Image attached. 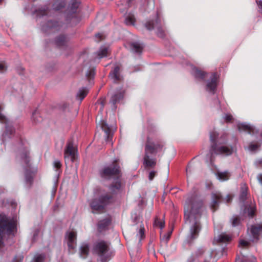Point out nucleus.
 I'll return each mask as SVG.
<instances>
[{"instance_id":"nucleus-44","label":"nucleus","mask_w":262,"mask_h":262,"mask_svg":"<svg viewBox=\"0 0 262 262\" xmlns=\"http://www.w3.org/2000/svg\"><path fill=\"white\" fill-rule=\"evenodd\" d=\"M39 113L37 111H35L32 114V119L35 122H39L41 119L38 118Z\"/></svg>"},{"instance_id":"nucleus-36","label":"nucleus","mask_w":262,"mask_h":262,"mask_svg":"<svg viewBox=\"0 0 262 262\" xmlns=\"http://www.w3.org/2000/svg\"><path fill=\"white\" fill-rule=\"evenodd\" d=\"M46 256L44 254H36L33 259V262H45Z\"/></svg>"},{"instance_id":"nucleus-55","label":"nucleus","mask_w":262,"mask_h":262,"mask_svg":"<svg viewBox=\"0 0 262 262\" xmlns=\"http://www.w3.org/2000/svg\"><path fill=\"white\" fill-rule=\"evenodd\" d=\"M171 234V231L168 232L167 234H165L162 236V239H165L166 241H167L169 237Z\"/></svg>"},{"instance_id":"nucleus-16","label":"nucleus","mask_w":262,"mask_h":262,"mask_svg":"<svg viewBox=\"0 0 262 262\" xmlns=\"http://www.w3.org/2000/svg\"><path fill=\"white\" fill-rule=\"evenodd\" d=\"M61 27V23L59 22H53L52 20H48L46 25L42 24L41 25V30L45 32L50 30L51 32H54L55 31L59 30Z\"/></svg>"},{"instance_id":"nucleus-27","label":"nucleus","mask_w":262,"mask_h":262,"mask_svg":"<svg viewBox=\"0 0 262 262\" xmlns=\"http://www.w3.org/2000/svg\"><path fill=\"white\" fill-rule=\"evenodd\" d=\"M111 223V220L105 219L100 221L98 224V229L100 232L105 230Z\"/></svg>"},{"instance_id":"nucleus-57","label":"nucleus","mask_w":262,"mask_h":262,"mask_svg":"<svg viewBox=\"0 0 262 262\" xmlns=\"http://www.w3.org/2000/svg\"><path fill=\"white\" fill-rule=\"evenodd\" d=\"M256 2L259 7V8L261 10L262 13V1L256 0Z\"/></svg>"},{"instance_id":"nucleus-58","label":"nucleus","mask_w":262,"mask_h":262,"mask_svg":"<svg viewBox=\"0 0 262 262\" xmlns=\"http://www.w3.org/2000/svg\"><path fill=\"white\" fill-rule=\"evenodd\" d=\"M39 230H36L35 231H34V233L33 234V240L34 241L36 240V237L38 235V233H39Z\"/></svg>"},{"instance_id":"nucleus-62","label":"nucleus","mask_w":262,"mask_h":262,"mask_svg":"<svg viewBox=\"0 0 262 262\" xmlns=\"http://www.w3.org/2000/svg\"><path fill=\"white\" fill-rule=\"evenodd\" d=\"M232 199L231 196L230 195H228L226 197V202L229 203Z\"/></svg>"},{"instance_id":"nucleus-49","label":"nucleus","mask_w":262,"mask_h":262,"mask_svg":"<svg viewBox=\"0 0 262 262\" xmlns=\"http://www.w3.org/2000/svg\"><path fill=\"white\" fill-rule=\"evenodd\" d=\"M224 119L226 121L230 122L232 120L233 117L231 115L226 114L224 116Z\"/></svg>"},{"instance_id":"nucleus-31","label":"nucleus","mask_w":262,"mask_h":262,"mask_svg":"<svg viewBox=\"0 0 262 262\" xmlns=\"http://www.w3.org/2000/svg\"><path fill=\"white\" fill-rule=\"evenodd\" d=\"M66 5V0H56L53 4V10L57 11L63 8Z\"/></svg>"},{"instance_id":"nucleus-56","label":"nucleus","mask_w":262,"mask_h":262,"mask_svg":"<svg viewBox=\"0 0 262 262\" xmlns=\"http://www.w3.org/2000/svg\"><path fill=\"white\" fill-rule=\"evenodd\" d=\"M254 211L252 208H250L248 209V214L249 217H252L254 215Z\"/></svg>"},{"instance_id":"nucleus-15","label":"nucleus","mask_w":262,"mask_h":262,"mask_svg":"<svg viewBox=\"0 0 262 262\" xmlns=\"http://www.w3.org/2000/svg\"><path fill=\"white\" fill-rule=\"evenodd\" d=\"M222 196L220 192H214L211 195V202L210 204L211 209L213 212L217 209L219 204L221 203Z\"/></svg>"},{"instance_id":"nucleus-17","label":"nucleus","mask_w":262,"mask_h":262,"mask_svg":"<svg viewBox=\"0 0 262 262\" xmlns=\"http://www.w3.org/2000/svg\"><path fill=\"white\" fill-rule=\"evenodd\" d=\"M68 242V246L70 252H72L75 248L76 233L74 231H70L67 233L66 236Z\"/></svg>"},{"instance_id":"nucleus-50","label":"nucleus","mask_w":262,"mask_h":262,"mask_svg":"<svg viewBox=\"0 0 262 262\" xmlns=\"http://www.w3.org/2000/svg\"><path fill=\"white\" fill-rule=\"evenodd\" d=\"M258 148V146L256 144H251L249 146L250 150L253 151L256 150Z\"/></svg>"},{"instance_id":"nucleus-34","label":"nucleus","mask_w":262,"mask_h":262,"mask_svg":"<svg viewBox=\"0 0 262 262\" xmlns=\"http://www.w3.org/2000/svg\"><path fill=\"white\" fill-rule=\"evenodd\" d=\"M231 239V236L230 235L226 233H223L220 234L217 238V240L220 242L226 243L229 242Z\"/></svg>"},{"instance_id":"nucleus-48","label":"nucleus","mask_w":262,"mask_h":262,"mask_svg":"<svg viewBox=\"0 0 262 262\" xmlns=\"http://www.w3.org/2000/svg\"><path fill=\"white\" fill-rule=\"evenodd\" d=\"M248 244H249L248 242L243 240V239L240 240V241L239 242V245L240 246H243V247L247 246L248 245Z\"/></svg>"},{"instance_id":"nucleus-28","label":"nucleus","mask_w":262,"mask_h":262,"mask_svg":"<svg viewBox=\"0 0 262 262\" xmlns=\"http://www.w3.org/2000/svg\"><path fill=\"white\" fill-rule=\"evenodd\" d=\"M55 42L58 47H64L67 45L68 38L64 36L60 35L55 39Z\"/></svg>"},{"instance_id":"nucleus-33","label":"nucleus","mask_w":262,"mask_h":262,"mask_svg":"<svg viewBox=\"0 0 262 262\" xmlns=\"http://www.w3.org/2000/svg\"><path fill=\"white\" fill-rule=\"evenodd\" d=\"M88 89L86 88L80 89L77 94V98L80 101L82 100L88 93Z\"/></svg>"},{"instance_id":"nucleus-22","label":"nucleus","mask_w":262,"mask_h":262,"mask_svg":"<svg viewBox=\"0 0 262 262\" xmlns=\"http://www.w3.org/2000/svg\"><path fill=\"white\" fill-rule=\"evenodd\" d=\"M124 92L122 90H119L112 96L110 102L113 104L115 108H116L115 104L122 100Z\"/></svg>"},{"instance_id":"nucleus-12","label":"nucleus","mask_w":262,"mask_h":262,"mask_svg":"<svg viewBox=\"0 0 262 262\" xmlns=\"http://www.w3.org/2000/svg\"><path fill=\"white\" fill-rule=\"evenodd\" d=\"M65 161L73 162L76 159L77 150L71 141H69L66 145L64 152Z\"/></svg>"},{"instance_id":"nucleus-3","label":"nucleus","mask_w":262,"mask_h":262,"mask_svg":"<svg viewBox=\"0 0 262 262\" xmlns=\"http://www.w3.org/2000/svg\"><path fill=\"white\" fill-rule=\"evenodd\" d=\"M20 144L22 147H20L16 159L21 163H24L25 185L27 187H30L33 183L36 170L31 166L28 147L26 142H23L21 140Z\"/></svg>"},{"instance_id":"nucleus-54","label":"nucleus","mask_w":262,"mask_h":262,"mask_svg":"<svg viewBox=\"0 0 262 262\" xmlns=\"http://www.w3.org/2000/svg\"><path fill=\"white\" fill-rule=\"evenodd\" d=\"M171 234V231L168 232L167 234H165L162 236V239H165L166 241H167L169 237Z\"/></svg>"},{"instance_id":"nucleus-7","label":"nucleus","mask_w":262,"mask_h":262,"mask_svg":"<svg viewBox=\"0 0 262 262\" xmlns=\"http://www.w3.org/2000/svg\"><path fill=\"white\" fill-rule=\"evenodd\" d=\"M111 199L112 196L106 192L101 190L96 191L94 198L90 202L93 212L102 210Z\"/></svg>"},{"instance_id":"nucleus-37","label":"nucleus","mask_w":262,"mask_h":262,"mask_svg":"<svg viewBox=\"0 0 262 262\" xmlns=\"http://www.w3.org/2000/svg\"><path fill=\"white\" fill-rule=\"evenodd\" d=\"M247 195V188L246 187L244 186L241 188V191L239 195V200L242 202H244Z\"/></svg>"},{"instance_id":"nucleus-11","label":"nucleus","mask_w":262,"mask_h":262,"mask_svg":"<svg viewBox=\"0 0 262 262\" xmlns=\"http://www.w3.org/2000/svg\"><path fill=\"white\" fill-rule=\"evenodd\" d=\"M145 26L147 29L149 30L156 29L157 35L159 37L162 38L164 36V31L162 29L161 20L158 13L157 14L155 21H149L146 24Z\"/></svg>"},{"instance_id":"nucleus-29","label":"nucleus","mask_w":262,"mask_h":262,"mask_svg":"<svg viewBox=\"0 0 262 262\" xmlns=\"http://www.w3.org/2000/svg\"><path fill=\"white\" fill-rule=\"evenodd\" d=\"M108 48L105 46H102L98 51L96 53L98 58H102L106 57L108 52Z\"/></svg>"},{"instance_id":"nucleus-47","label":"nucleus","mask_w":262,"mask_h":262,"mask_svg":"<svg viewBox=\"0 0 262 262\" xmlns=\"http://www.w3.org/2000/svg\"><path fill=\"white\" fill-rule=\"evenodd\" d=\"M156 174V171H154V170H152L149 173V176H148V178H149V180L150 181H151L152 180V179H154V178L155 177Z\"/></svg>"},{"instance_id":"nucleus-39","label":"nucleus","mask_w":262,"mask_h":262,"mask_svg":"<svg viewBox=\"0 0 262 262\" xmlns=\"http://www.w3.org/2000/svg\"><path fill=\"white\" fill-rule=\"evenodd\" d=\"M154 225L156 227H158L160 229H162L164 227L165 222L163 220H161L158 217H156Z\"/></svg>"},{"instance_id":"nucleus-41","label":"nucleus","mask_w":262,"mask_h":262,"mask_svg":"<svg viewBox=\"0 0 262 262\" xmlns=\"http://www.w3.org/2000/svg\"><path fill=\"white\" fill-rule=\"evenodd\" d=\"M95 75V69L93 68L90 69V70L86 72V76L88 78L91 79L93 78Z\"/></svg>"},{"instance_id":"nucleus-30","label":"nucleus","mask_w":262,"mask_h":262,"mask_svg":"<svg viewBox=\"0 0 262 262\" xmlns=\"http://www.w3.org/2000/svg\"><path fill=\"white\" fill-rule=\"evenodd\" d=\"M230 176V172L228 171L217 172L216 173L217 178L221 181H225L229 180Z\"/></svg>"},{"instance_id":"nucleus-24","label":"nucleus","mask_w":262,"mask_h":262,"mask_svg":"<svg viewBox=\"0 0 262 262\" xmlns=\"http://www.w3.org/2000/svg\"><path fill=\"white\" fill-rule=\"evenodd\" d=\"M131 50L138 54H140L142 52L143 46L139 42H134L130 45Z\"/></svg>"},{"instance_id":"nucleus-5","label":"nucleus","mask_w":262,"mask_h":262,"mask_svg":"<svg viewBox=\"0 0 262 262\" xmlns=\"http://www.w3.org/2000/svg\"><path fill=\"white\" fill-rule=\"evenodd\" d=\"M17 222L16 216L11 217L5 214H0V248L3 245V233L14 235L13 232L16 228Z\"/></svg>"},{"instance_id":"nucleus-19","label":"nucleus","mask_w":262,"mask_h":262,"mask_svg":"<svg viewBox=\"0 0 262 262\" xmlns=\"http://www.w3.org/2000/svg\"><path fill=\"white\" fill-rule=\"evenodd\" d=\"M239 131L247 132L250 134H254L257 132L255 127L250 124L246 123H239L237 125Z\"/></svg>"},{"instance_id":"nucleus-2","label":"nucleus","mask_w":262,"mask_h":262,"mask_svg":"<svg viewBox=\"0 0 262 262\" xmlns=\"http://www.w3.org/2000/svg\"><path fill=\"white\" fill-rule=\"evenodd\" d=\"M218 136L219 134L215 131L210 133V140L211 142L210 149V152L211 155L210 157L211 162L213 154L227 156L231 155L234 151V147L225 145L227 143V135L226 134L222 135L220 137Z\"/></svg>"},{"instance_id":"nucleus-42","label":"nucleus","mask_w":262,"mask_h":262,"mask_svg":"<svg viewBox=\"0 0 262 262\" xmlns=\"http://www.w3.org/2000/svg\"><path fill=\"white\" fill-rule=\"evenodd\" d=\"M232 226L235 227L238 226L240 223V220L237 216H233L231 219Z\"/></svg>"},{"instance_id":"nucleus-43","label":"nucleus","mask_w":262,"mask_h":262,"mask_svg":"<svg viewBox=\"0 0 262 262\" xmlns=\"http://www.w3.org/2000/svg\"><path fill=\"white\" fill-rule=\"evenodd\" d=\"M134 0H125L124 1V2H125V7L124 8H120V10L122 12L125 11L126 9H127L128 8H129V7H130L131 6V3Z\"/></svg>"},{"instance_id":"nucleus-25","label":"nucleus","mask_w":262,"mask_h":262,"mask_svg":"<svg viewBox=\"0 0 262 262\" xmlns=\"http://www.w3.org/2000/svg\"><path fill=\"white\" fill-rule=\"evenodd\" d=\"M80 256L83 258L86 257L89 253V246L87 243H82L80 248Z\"/></svg>"},{"instance_id":"nucleus-20","label":"nucleus","mask_w":262,"mask_h":262,"mask_svg":"<svg viewBox=\"0 0 262 262\" xmlns=\"http://www.w3.org/2000/svg\"><path fill=\"white\" fill-rule=\"evenodd\" d=\"M251 233L253 240H258L259 236L262 233V224L252 226L251 227Z\"/></svg>"},{"instance_id":"nucleus-26","label":"nucleus","mask_w":262,"mask_h":262,"mask_svg":"<svg viewBox=\"0 0 262 262\" xmlns=\"http://www.w3.org/2000/svg\"><path fill=\"white\" fill-rule=\"evenodd\" d=\"M191 67L192 68L191 73L196 78L200 79H203L204 78L206 74V73L199 70L192 66H191Z\"/></svg>"},{"instance_id":"nucleus-52","label":"nucleus","mask_w":262,"mask_h":262,"mask_svg":"<svg viewBox=\"0 0 262 262\" xmlns=\"http://www.w3.org/2000/svg\"><path fill=\"white\" fill-rule=\"evenodd\" d=\"M171 234V231L168 232L167 234H165L162 236V239H165L166 241H167L169 237Z\"/></svg>"},{"instance_id":"nucleus-46","label":"nucleus","mask_w":262,"mask_h":262,"mask_svg":"<svg viewBox=\"0 0 262 262\" xmlns=\"http://www.w3.org/2000/svg\"><path fill=\"white\" fill-rule=\"evenodd\" d=\"M61 166V162L59 160H56L54 161V166L55 168H56L57 169H59L60 168Z\"/></svg>"},{"instance_id":"nucleus-4","label":"nucleus","mask_w":262,"mask_h":262,"mask_svg":"<svg viewBox=\"0 0 262 262\" xmlns=\"http://www.w3.org/2000/svg\"><path fill=\"white\" fill-rule=\"evenodd\" d=\"M162 148V146L161 145L153 142L149 137L147 138L143 161V164L146 168H151L156 165V160L154 156Z\"/></svg>"},{"instance_id":"nucleus-18","label":"nucleus","mask_w":262,"mask_h":262,"mask_svg":"<svg viewBox=\"0 0 262 262\" xmlns=\"http://www.w3.org/2000/svg\"><path fill=\"white\" fill-rule=\"evenodd\" d=\"M51 10H49L47 6L36 10L34 12L36 14V19L38 20L40 18L46 19L48 16L51 14Z\"/></svg>"},{"instance_id":"nucleus-9","label":"nucleus","mask_w":262,"mask_h":262,"mask_svg":"<svg viewBox=\"0 0 262 262\" xmlns=\"http://www.w3.org/2000/svg\"><path fill=\"white\" fill-rule=\"evenodd\" d=\"M3 108L0 105V122L5 124V132L2 135L1 139L2 142L4 144L5 141L11 138V136L14 133V129L12 126L11 123L6 117V116L2 113Z\"/></svg>"},{"instance_id":"nucleus-8","label":"nucleus","mask_w":262,"mask_h":262,"mask_svg":"<svg viewBox=\"0 0 262 262\" xmlns=\"http://www.w3.org/2000/svg\"><path fill=\"white\" fill-rule=\"evenodd\" d=\"M80 5L78 0H72L68 8L67 21H70L72 25H76L79 21V18L77 16V11Z\"/></svg>"},{"instance_id":"nucleus-6","label":"nucleus","mask_w":262,"mask_h":262,"mask_svg":"<svg viewBox=\"0 0 262 262\" xmlns=\"http://www.w3.org/2000/svg\"><path fill=\"white\" fill-rule=\"evenodd\" d=\"M110 246L109 243L104 241H99L94 244L93 251L97 255L98 261L108 262L111 259L113 252Z\"/></svg>"},{"instance_id":"nucleus-51","label":"nucleus","mask_w":262,"mask_h":262,"mask_svg":"<svg viewBox=\"0 0 262 262\" xmlns=\"http://www.w3.org/2000/svg\"><path fill=\"white\" fill-rule=\"evenodd\" d=\"M96 38H98V41L103 39V35L102 33H97L95 35Z\"/></svg>"},{"instance_id":"nucleus-61","label":"nucleus","mask_w":262,"mask_h":262,"mask_svg":"<svg viewBox=\"0 0 262 262\" xmlns=\"http://www.w3.org/2000/svg\"><path fill=\"white\" fill-rule=\"evenodd\" d=\"M23 259V256H20V257L19 258V260H16V257H15L13 259V262H21L22 260Z\"/></svg>"},{"instance_id":"nucleus-45","label":"nucleus","mask_w":262,"mask_h":262,"mask_svg":"<svg viewBox=\"0 0 262 262\" xmlns=\"http://www.w3.org/2000/svg\"><path fill=\"white\" fill-rule=\"evenodd\" d=\"M7 69V66L4 62L0 63V73L4 72Z\"/></svg>"},{"instance_id":"nucleus-13","label":"nucleus","mask_w":262,"mask_h":262,"mask_svg":"<svg viewBox=\"0 0 262 262\" xmlns=\"http://www.w3.org/2000/svg\"><path fill=\"white\" fill-rule=\"evenodd\" d=\"M217 83V75L215 73L212 74L210 78L207 82L206 90L208 92L213 94L216 89Z\"/></svg>"},{"instance_id":"nucleus-59","label":"nucleus","mask_w":262,"mask_h":262,"mask_svg":"<svg viewBox=\"0 0 262 262\" xmlns=\"http://www.w3.org/2000/svg\"><path fill=\"white\" fill-rule=\"evenodd\" d=\"M255 164L257 166H262V159L257 160L255 162Z\"/></svg>"},{"instance_id":"nucleus-38","label":"nucleus","mask_w":262,"mask_h":262,"mask_svg":"<svg viewBox=\"0 0 262 262\" xmlns=\"http://www.w3.org/2000/svg\"><path fill=\"white\" fill-rule=\"evenodd\" d=\"M121 181L119 178L115 180L114 184H113L110 188V189L113 191H115L116 190H119L121 188Z\"/></svg>"},{"instance_id":"nucleus-1","label":"nucleus","mask_w":262,"mask_h":262,"mask_svg":"<svg viewBox=\"0 0 262 262\" xmlns=\"http://www.w3.org/2000/svg\"><path fill=\"white\" fill-rule=\"evenodd\" d=\"M202 206L203 202L199 199L196 195L188 197L186 201L184 218L186 223L190 226V234L188 236L189 242L198 236L201 230L199 220Z\"/></svg>"},{"instance_id":"nucleus-23","label":"nucleus","mask_w":262,"mask_h":262,"mask_svg":"<svg viewBox=\"0 0 262 262\" xmlns=\"http://www.w3.org/2000/svg\"><path fill=\"white\" fill-rule=\"evenodd\" d=\"M119 67L118 66H116L113 70L110 73V77L114 82H117L121 79V77L119 74Z\"/></svg>"},{"instance_id":"nucleus-53","label":"nucleus","mask_w":262,"mask_h":262,"mask_svg":"<svg viewBox=\"0 0 262 262\" xmlns=\"http://www.w3.org/2000/svg\"><path fill=\"white\" fill-rule=\"evenodd\" d=\"M171 234V231L168 232L167 234H165L162 236V239H165L166 241H167L169 237Z\"/></svg>"},{"instance_id":"nucleus-64","label":"nucleus","mask_w":262,"mask_h":262,"mask_svg":"<svg viewBox=\"0 0 262 262\" xmlns=\"http://www.w3.org/2000/svg\"><path fill=\"white\" fill-rule=\"evenodd\" d=\"M260 136L262 137V133L260 134Z\"/></svg>"},{"instance_id":"nucleus-35","label":"nucleus","mask_w":262,"mask_h":262,"mask_svg":"<svg viewBox=\"0 0 262 262\" xmlns=\"http://www.w3.org/2000/svg\"><path fill=\"white\" fill-rule=\"evenodd\" d=\"M135 23V16L132 14H129L126 16L125 19V23L127 25H134Z\"/></svg>"},{"instance_id":"nucleus-14","label":"nucleus","mask_w":262,"mask_h":262,"mask_svg":"<svg viewBox=\"0 0 262 262\" xmlns=\"http://www.w3.org/2000/svg\"><path fill=\"white\" fill-rule=\"evenodd\" d=\"M204 251L205 250L203 248H200L198 249L188 258L187 262H209L206 259H204L203 261L201 260V259L202 258Z\"/></svg>"},{"instance_id":"nucleus-21","label":"nucleus","mask_w":262,"mask_h":262,"mask_svg":"<svg viewBox=\"0 0 262 262\" xmlns=\"http://www.w3.org/2000/svg\"><path fill=\"white\" fill-rule=\"evenodd\" d=\"M101 125L102 130L105 133V136L107 138L106 141L107 142H111L112 141L113 134L112 133L110 127L107 124V123L104 120L101 121Z\"/></svg>"},{"instance_id":"nucleus-10","label":"nucleus","mask_w":262,"mask_h":262,"mask_svg":"<svg viewBox=\"0 0 262 262\" xmlns=\"http://www.w3.org/2000/svg\"><path fill=\"white\" fill-rule=\"evenodd\" d=\"M117 161L115 160L111 164L104 166L100 171V174L103 179H110L111 177L119 173V167L118 165Z\"/></svg>"},{"instance_id":"nucleus-60","label":"nucleus","mask_w":262,"mask_h":262,"mask_svg":"<svg viewBox=\"0 0 262 262\" xmlns=\"http://www.w3.org/2000/svg\"><path fill=\"white\" fill-rule=\"evenodd\" d=\"M257 179L259 182L262 185V174H259L257 176Z\"/></svg>"},{"instance_id":"nucleus-63","label":"nucleus","mask_w":262,"mask_h":262,"mask_svg":"<svg viewBox=\"0 0 262 262\" xmlns=\"http://www.w3.org/2000/svg\"><path fill=\"white\" fill-rule=\"evenodd\" d=\"M188 172H189V167H187L186 168V173H187V174H188Z\"/></svg>"},{"instance_id":"nucleus-40","label":"nucleus","mask_w":262,"mask_h":262,"mask_svg":"<svg viewBox=\"0 0 262 262\" xmlns=\"http://www.w3.org/2000/svg\"><path fill=\"white\" fill-rule=\"evenodd\" d=\"M137 237L138 238L139 242L144 237V228L143 226H141L138 233L137 234Z\"/></svg>"},{"instance_id":"nucleus-32","label":"nucleus","mask_w":262,"mask_h":262,"mask_svg":"<svg viewBox=\"0 0 262 262\" xmlns=\"http://www.w3.org/2000/svg\"><path fill=\"white\" fill-rule=\"evenodd\" d=\"M235 262H256V259L254 256L246 257L243 256L236 259Z\"/></svg>"}]
</instances>
